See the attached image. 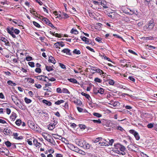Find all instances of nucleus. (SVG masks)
Here are the masks:
<instances>
[{"instance_id": "7ed1b4c3", "label": "nucleus", "mask_w": 157, "mask_h": 157, "mask_svg": "<svg viewBox=\"0 0 157 157\" xmlns=\"http://www.w3.org/2000/svg\"><path fill=\"white\" fill-rule=\"evenodd\" d=\"M44 22H45L46 24H47L49 26L51 27L52 28L54 27V26L49 21V20L47 18H44Z\"/></svg>"}, {"instance_id": "9d476101", "label": "nucleus", "mask_w": 157, "mask_h": 157, "mask_svg": "<svg viewBox=\"0 0 157 157\" xmlns=\"http://www.w3.org/2000/svg\"><path fill=\"white\" fill-rule=\"evenodd\" d=\"M1 40L5 43L6 45H9V42L6 38H2Z\"/></svg>"}, {"instance_id": "f257e3e1", "label": "nucleus", "mask_w": 157, "mask_h": 157, "mask_svg": "<svg viewBox=\"0 0 157 157\" xmlns=\"http://www.w3.org/2000/svg\"><path fill=\"white\" fill-rule=\"evenodd\" d=\"M42 135L44 139H45L51 143H52L51 140V139L52 138V137L50 135L46 133H42Z\"/></svg>"}, {"instance_id": "680f3d73", "label": "nucleus", "mask_w": 157, "mask_h": 157, "mask_svg": "<svg viewBox=\"0 0 157 157\" xmlns=\"http://www.w3.org/2000/svg\"><path fill=\"white\" fill-rule=\"evenodd\" d=\"M52 136L55 138L56 139H58V136H59L58 135H57L56 134H53L52 135Z\"/></svg>"}, {"instance_id": "2f4dec72", "label": "nucleus", "mask_w": 157, "mask_h": 157, "mask_svg": "<svg viewBox=\"0 0 157 157\" xmlns=\"http://www.w3.org/2000/svg\"><path fill=\"white\" fill-rule=\"evenodd\" d=\"M94 81L95 82H98L99 83H101V80L99 78H95L94 79Z\"/></svg>"}, {"instance_id": "3c124183", "label": "nucleus", "mask_w": 157, "mask_h": 157, "mask_svg": "<svg viewBox=\"0 0 157 157\" xmlns=\"http://www.w3.org/2000/svg\"><path fill=\"white\" fill-rule=\"evenodd\" d=\"M104 90L102 88H101L99 89V93L101 94H103L104 93Z\"/></svg>"}, {"instance_id": "37998d69", "label": "nucleus", "mask_w": 157, "mask_h": 157, "mask_svg": "<svg viewBox=\"0 0 157 157\" xmlns=\"http://www.w3.org/2000/svg\"><path fill=\"white\" fill-rule=\"evenodd\" d=\"M35 86L37 88H40L41 87V86L40 84H36Z\"/></svg>"}, {"instance_id": "4c0bfd02", "label": "nucleus", "mask_w": 157, "mask_h": 157, "mask_svg": "<svg viewBox=\"0 0 157 157\" xmlns=\"http://www.w3.org/2000/svg\"><path fill=\"white\" fill-rule=\"evenodd\" d=\"M35 71L36 72L40 73L41 72V70L40 68H37L35 69Z\"/></svg>"}, {"instance_id": "c756f323", "label": "nucleus", "mask_w": 157, "mask_h": 157, "mask_svg": "<svg viewBox=\"0 0 157 157\" xmlns=\"http://www.w3.org/2000/svg\"><path fill=\"white\" fill-rule=\"evenodd\" d=\"M7 83L9 85H11L12 86H15V85H16V84L14 83H13L12 82L9 81L7 82Z\"/></svg>"}, {"instance_id": "dca6fc26", "label": "nucleus", "mask_w": 157, "mask_h": 157, "mask_svg": "<svg viewBox=\"0 0 157 157\" xmlns=\"http://www.w3.org/2000/svg\"><path fill=\"white\" fill-rule=\"evenodd\" d=\"M43 102L46 104V105L49 106L51 105V103L50 101H48L45 100H43Z\"/></svg>"}, {"instance_id": "20e7f679", "label": "nucleus", "mask_w": 157, "mask_h": 157, "mask_svg": "<svg viewBox=\"0 0 157 157\" xmlns=\"http://www.w3.org/2000/svg\"><path fill=\"white\" fill-rule=\"evenodd\" d=\"M148 25V29L149 30H150L152 29L154 27L155 25L153 23L151 22V21L149 23Z\"/></svg>"}, {"instance_id": "de8ad7c7", "label": "nucleus", "mask_w": 157, "mask_h": 157, "mask_svg": "<svg viewBox=\"0 0 157 157\" xmlns=\"http://www.w3.org/2000/svg\"><path fill=\"white\" fill-rule=\"evenodd\" d=\"M39 18L41 20H42V21H44V18H45V17H44L43 16L39 15Z\"/></svg>"}, {"instance_id": "f8f14e48", "label": "nucleus", "mask_w": 157, "mask_h": 157, "mask_svg": "<svg viewBox=\"0 0 157 157\" xmlns=\"http://www.w3.org/2000/svg\"><path fill=\"white\" fill-rule=\"evenodd\" d=\"M71 33H73L75 34H77L78 33V32L77 30L74 29H72L71 31Z\"/></svg>"}, {"instance_id": "7c9ffc66", "label": "nucleus", "mask_w": 157, "mask_h": 157, "mask_svg": "<svg viewBox=\"0 0 157 157\" xmlns=\"http://www.w3.org/2000/svg\"><path fill=\"white\" fill-rule=\"evenodd\" d=\"M25 102L27 103H29L31 102V101L30 99H28L27 98H25Z\"/></svg>"}, {"instance_id": "a878e982", "label": "nucleus", "mask_w": 157, "mask_h": 157, "mask_svg": "<svg viewBox=\"0 0 157 157\" xmlns=\"http://www.w3.org/2000/svg\"><path fill=\"white\" fill-rule=\"evenodd\" d=\"M11 98L12 99L13 101H14V102L16 101L17 99V98L14 95H12L11 96Z\"/></svg>"}, {"instance_id": "4be33fe9", "label": "nucleus", "mask_w": 157, "mask_h": 157, "mask_svg": "<svg viewBox=\"0 0 157 157\" xmlns=\"http://www.w3.org/2000/svg\"><path fill=\"white\" fill-rule=\"evenodd\" d=\"M73 53L75 54H80V52L79 50H77L75 49L73 51Z\"/></svg>"}, {"instance_id": "bf43d9fd", "label": "nucleus", "mask_w": 157, "mask_h": 157, "mask_svg": "<svg viewBox=\"0 0 157 157\" xmlns=\"http://www.w3.org/2000/svg\"><path fill=\"white\" fill-rule=\"evenodd\" d=\"M93 121L94 122H97L98 123H101V121L99 119L98 120H93Z\"/></svg>"}, {"instance_id": "c9c22d12", "label": "nucleus", "mask_w": 157, "mask_h": 157, "mask_svg": "<svg viewBox=\"0 0 157 157\" xmlns=\"http://www.w3.org/2000/svg\"><path fill=\"white\" fill-rule=\"evenodd\" d=\"M96 71L98 73L100 74L101 73L102 74H104V72H103L102 71L99 69L97 70Z\"/></svg>"}, {"instance_id": "6ab92c4d", "label": "nucleus", "mask_w": 157, "mask_h": 157, "mask_svg": "<svg viewBox=\"0 0 157 157\" xmlns=\"http://www.w3.org/2000/svg\"><path fill=\"white\" fill-rule=\"evenodd\" d=\"M99 144H100V146H105L108 145V144L107 143H106L104 142H100L99 143Z\"/></svg>"}, {"instance_id": "423d86ee", "label": "nucleus", "mask_w": 157, "mask_h": 157, "mask_svg": "<svg viewBox=\"0 0 157 157\" xmlns=\"http://www.w3.org/2000/svg\"><path fill=\"white\" fill-rule=\"evenodd\" d=\"M28 124L30 128L33 129L35 130V126L33 122L31 121H29L28 122Z\"/></svg>"}, {"instance_id": "49530a36", "label": "nucleus", "mask_w": 157, "mask_h": 157, "mask_svg": "<svg viewBox=\"0 0 157 157\" xmlns=\"http://www.w3.org/2000/svg\"><path fill=\"white\" fill-rule=\"evenodd\" d=\"M133 147V146L132 145H129L128 146V148L129 150H133L132 148Z\"/></svg>"}, {"instance_id": "864d4df0", "label": "nucleus", "mask_w": 157, "mask_h": 157, "mask_svg": "<svg viewBox=\"0 0 157 157\" xmlns=\"http://www.w3.org/2000/svg\"><path fill=\"white\" fill-rule=\"evenodd\" d=\"M56 91L57 92L61 93L62 92L61 90L59 88H58L56 89Z\"/></svg>"}, {"instance_id": "e2e57ef3", "label": "nucleus", "mask_w": 157, "mask_h": 157, "mask_svg": "<svg viewBox=\"0 0 157 157\" xmlns=\"http://www.w3.org/2000/svg\"><path fill=\"white\" fill-rule=\"evenodd\" d=\"M0 123L2 124H4L6 123V122L5 121L0 119Z\"/></svg>"}, {"instance_id": "ea45409f", "label": "nucleus", "mask_w": 157, "mask_h": 157, "mask_svg": "<svg viewBox=\"0 0 157 157\" xmlns=\"http://www.w3.org/2000/svg\"><path fill=\"white\" fill-rule=\"evenodd\" d=\"M13 32H14L16 34H18L19 33L20 31L17 29H15Z\"/></svg>"}, {"instance_id": "aec40b11", "label": "nucleus", "mask_w": 157, "mask_h": 157, "mask_svg": "<svg viewBox=\"0 0 157 157\" xmlns=\"http://www.w3.org/2000/svg\"><path fill=\"white\" fill-rule=\"evenodd\" d=\"M68 80L70 82H73L74 83H76L77 82V81L76 80L75 78H70V79H68Z\"/></svg>"}, {"instance_id": "5701e85b", "label": "nucleus", "mask_w": 157, "mask_h": 157, "mask_svg": "<svg viewBox=\"0 0 157 157\" xmlns=\"http://www.w3.org/2000/svg\"><path fill=\"white\" fill-rule=\"evenodd\" d=\"M46 69L48 71H52L53 70L51 67L47 66H46Z\"/></svg>"}, {"instance_id": "9b49d317", "label": "nucleus", "mask_w": 157, "mask_h": 157, "mask_svg": "<svg viewBox=\"0 0 157 157\" xmlns=\"http://www.w3.org/2000/svg\"><path fill=\"white\" fill-rule=\"evenodd\" d=\"M70 50L68 49H65L62 51V52H63L64 53H66L67 54H69Z\"/></svg>"}, {"instance_id": "79ce46f5", "label": "nucleus", "mask_w": 157, "mask_h": 157, "mask_svg": "<svg viewBox=\"0 0 157 157\" xmlns=\"http://www.w3.org/2000/svg\"><path fill=\"white\" fill-rule=\"evenodd\" d=\"M37 141L36 140L34 139L33 140V144L36 146L37 147V146L36 145L37 143Z\"/></svg>"}, {"instance_id": "2eb2a0df", "label": "nucleus", "mask_w": 157, "mask_h": 157, "mask_svg": "<svg viewBox=\"0 0 157 157\" xmlns=\"http://www.w3.org/2000/svg\"><path fill=\"white\" fill-rule=\"evenodd\" d=\"M14 138L17 140H20L22 139V137L21 136H18V135L17 133L14 134Z\"/></svg>"}, {"instance_id": "5fc2aeb1", "label": "nucleus", "mask_w": 157, "mask_h": 157, "mask_svg": "<svg viewBox=\"0 0 157 157\" xmlns=\"http://www.w3.org/2000/svg\"><path fill=\"white\" fill-rule=\"evenodd\" d=\"M129 132L130 133L133 134L134 135L136 133V132H135L134 130H131L129 131Z\"/></svg>"}, {"instance_id": "a19ab883", "label": "nucleus", "mask_w": 157, "mask_h": 157, "mask_svg": "<svg viewBox=\"0 0 157 157\" xmlns=\"http://www.w3.org/2000/svg\"><path fill=\"white\" fill-rule=\"evenodd\" d=\"M21 121L20 120H17L16 121V124L18 125H20L21 123Z\"/></svg>"}, {"instance_id": "052dcab7", "label": "nucleus", "mask_w": 157, "mask_h": 157, "mask_svg": "<svg viewBox=\"0 0 157 157\" xmlns=\"http://www.w3.org/2000/svg\"><path fill=\"white\" fill-rule=\"evenodd\" d=\"M77 108L78 111L79 112H82V111L83 110V109H82L80 108H79V107H77Z\"/></svg>"}, {"instance_id": "bb28decb", "label": "nucleus", "mask_w": 157, "mask_h": 157, "mask_svg": "<svg viewBox=\"0 0 157 157\" xmlns=\"http://www.w3.org/2000/svg\"><path fill=\"white\" fill-rule=\"evenodd\" d=\"M81 94L82 95L85 96L86 98L88 99H89V98H90V96L89 94H86L83 92H82Z\"/></svg>"}, {"instance_id": "603ef678", "label": "nucleus", "mask_w": 157, "mask_h": 157, "mask_svg": "<svg viewBox=\"0 0 157 157\" xmlns=\"http://www.w3.org/2000/svg\"><path fill=\"white\" fill-rule=\"evenodd\" d=\"M113 141L114 140L113 139H111V140H110L109 143V144L112 145V144L113 142Z\"/></svg>"}, {"instance_id": "13d9d810", "label": "nucleus", "mask_w": 157, "mask_h": 157, "mask_svg": "<svg viewBox=\"0 0 157 157\" xmlns=\"http://www.w3.org/2000/svg\"><path fill=\"white\" fill-rule=\"evenodd\" d=\"M63 92L65 93H68L69 92L68 90L66 89H63Z\"/></svg>"}, {"instance_id": "cd10ccee", "label": "nucleus", "mask_w": 157, "mask_h": 157, "mask_svg": "<svg viewBox=\"0 0 157 157\" xmlns=\"http://www.w3.org/2000/svg\"><path fill=\"white\" fill-rule=\"evenodd\" d=\"M134 136L135 137L137 140H138L139 139L140 137L139 136L138 133L137 132H136V133H135V134L134 135Z\"/></svg>"}, {"instance_id": "ddd939ff", "label": "nucleus", "mask_w": 157, "mask_h": 157, "mask_svg": "<svg viewBox=\"0 0 157 157\" xmlns=\"http://www.w3.org/2000/svg\"><path fill=\"white\" fill-rule=\"evenodd\" d=\"M17 106L21 109H25V106H23L21 102H20L19 104Z\"/></svg>"}, {"instance_id": "4d7b16f0", "label": "nucleus", "mask_w": 157, "mask_h": 157, "mask_svg": "<svg viewBox=\"0 0 157 157\" xmlns=\"http://www.w3.org/2000/svg\"><path fill=\"white\" fill-rule=\"evenodd\" d=\"M153 127V124L151 123L149 124H148L147 127L148 128H151Z\"/></svg>"}, {"instance_id": "39448f33", "label": "nucleus", "mask_w": 157, "mask_h": 157, "mask_svg": "<svg viewBox=\"0 0 157 157\" xmlns=\"http://www.w3.org/2000/svg\"><path fill=\"white\" fill-rule=\"evenodd\" d=\"M124 147L122 146H121V147L120 148V151H122V152H120V151H118L119 153H119L120 154H121L123 155H124L125 154V153L124 151Z\"/></svg>"}, {"instance_id": "f03ea898", "label": "nucleus", "mask_w": 157, "mask_h": 157, "mask_svg": "<svg viewBox=\"0 0 157 157\" xmlns=\"http://www.w3.org/2000/svg\"><path fill=\"white\" fill-rule=\"evenodd\" d=\"M15 29H14L13 27H12L11 28H7V32L10 34L13 37L15 38L16 36L15 35H14L13 33V32L14 31V30H15Z\"/></svg>"}, {"instance_id": "6e6d98bb", "label": "nucleus", "mask_w": 157, "mask_h": 157, "mask_svg": "<svg viewBox=\"0 0 157 157\" xmlns=\"http://www.w3.org/2000/svg\"><path fill=\"white\" fill-rule=\"evenodd\" d=\"M86 48L92 52H94V49L89 46L86 47Z\"/></svg>"}, {"instance_id": "473e14b6", "label": "nucleus", "mask_w": 157, "mask_h": 157, "mask_svg": "<svg viewBox=\"0 0 157 157\" xmlns=\"http://www.w3.org/2000/svg\"><path fill=\"white\" fill-rule=\"evenodd\" d=\"M102 138L101 137H98L96 138L94 140V143H97Z\"/></svg>"}, {"instance_id": "393cba45", "label": "nucleus", "mask_w": 157, "mask_h": 157, "mask_svg": "<svg viewBox=\"0 0 157 157\" xmlns=\"http://www.w3.org/2000/svg\"><path fill=\"white\" fill-rule=\"evenodd\" d=\"M83 142L82 140H81L78 142V145L81 147L84 146Z\"/></svg>"}, {"instance_id": "f3484780", "label": "nucleus", "mask_w": 157, "mask_h": 157, "mask_svg": "<svg viewBox=\"0 0 157 157\" xmlns=\"http://www.w3.org/2000/svg\"><path fill=\"white\" fill-rule=\"evenodd\" d=\"M82 40L85 41L86 43H88L89 42V39L85 37H83L82 38Z\"/></svg>"}, {"instance_id": "1a4fd4ad", "label": "nucleus", "mask_w": 157, "mask_h": 157, "mask_svg": "<svg viewBox=\"0 0 157 157\" xmlns=\"http://www.w3.org/2000/svg\"><path fill=\"white\" fill-rule=\"evenodd\" d=\"M49 61H50L51 63L54 64H55L56 63V61L55 60L54 58L52 56H50L49 57Z\"/></svg>"}, {"instance_id": "09e8293b", "label": "nucleus", "mask_w": 157, "mask_h": 157, "mask_svg": "<svg viewBox=\"0 0 157 157\" xmlns=\"http://www.w3.org/2000/svg\"><path fill=\"white\" fill-rule=\"evenodd\" d=\"M128 51L129 52H130V53H132V54H134V55H137V54H136V53L135 52H134V51H133L132 50H128Z\"/></svg>"}, {"instance_id": "0e129e2a", "label": "nucleus", "mask_w": 157, "mask_h": 157, "mask_svg": "<svg viewBox=\"0 0 157 157\" xmlns=\"http://www.w3.org/2000/svg\"><path fill=\"white\" fill-rule=\"evenodd\" d=\"M11 111L10 109H6V113L7 114H9L10 113Z\"/></svg>"}, {"instance_id": "774afa93", "label": "nucleus", "mask_w": 157, "mask_h": 157, "mask_svg": "<svg viewBox=\"0 0 157 157\" xmlns=\"http://www.w3.org/2000/svg\"><path fill=\"white\" fill-rule=\"evenodd\" d=\"M63 15L64 16V18H67L69 17L68 15L65 13H63Z\"/></svg>"}, {"instance_id": "a211bd4d", "label": "nucleus", "mask_w": 157, "mask_h": 157, "mask_svg": "<svg viewBox=\"0 0 157 157\" xmlns=\"http://www.w3.org/2000/svg\"><path fill=\"white\" fill-rule=\"evenodd\" d=\"M54 46L57 49H58V48H60L59 45V42H57L54 44Z\"/></svg>"}, {"instance_id": "f704fd0d", "label": "nucleus", "mask_w": 157, "mask_h": 157, "mask_svg": "<svg viewBox=\"0 0 157 157\" xmlns=\"http://www.w3.org/2000/svg\"><path fill=\"white\" fill-rule=\"evenodd\" d=\"M108 81L109 83L111 85H113L114 83V81L111 79H109Z\"/></svg>"}, {"instance_id": "0eeeda50", "label": "nucleus", "mask_w": 157, "mask_h": 157, "mask_svg": "<svg viewBox=\"0 0 157 157\" xmlns=\"http://www.w3.org/2000/svg\"><path fill=\"white\" fill-rule=\"evenodd\" d=\"M109 104L113 105L114 107H117L119 105V103L118 101H111Z\"/></svg>"}, {"instance_id": "8fccbe9b", "label": "nucleus", "mask_w": 157, "mask_h": 157, "mask_svg": "<svg viewBox=\"0 0 157 157\" xmlns=\"http://www.w3.org/2000/svg\"><path fill=\"white\" fill-rule=\"evenodd\" d=\"M20 102V101L18 99H17L16 101H15L14 102L15 103V104L17 105H18V104H19Z\"/></svg>"}, {"instance_id": "a18cd8bd", "label": "nucleus", "mask_w": 157, "mask_h": 157, "mask_svg": "<svg viewBox=\"0 0 157 157\" xmlns=\"http://www.w3.org/2000/svg\"><path fill=\"white\" fill-rule=\"evenodd\" d=\"M59 65L60 67L63 69L66 68L65 66L63 64L61 63H59Z\"/></svg>"}, {"instance_id": "58836bf2", "label": "nucleus", "mask_w": 157, "mask_h": 157, "mask_svg": "<svg viewBox=\"0 0 157 157\" xmlns=\"http://www.w3.org/2000/svg\"><path fill=\"white\" fill-rule=\"evenodd\" d=\"M28 64L29 65L32 67H34V63L33 62H29Z\"/></svg>"}, {"instance_id": "c85d7f7f", "label": "nucleus", "mask_w": 157, "mask_h": 157, "mask_svg": "<svg viewBox=\"0 0 157 157\" xmlns=\"http://www.w3.org/2000/svg\"><path fill=\"white\" fill-rule=\"evenodd\" d=\"M33 23L36 27L38 28H39L40 26V25L35 21H33Z\"/></svg>"}, {"instance_id": "69168bd1", "label": "nucleus", "mask_w": 157, "mask_h": 157, "mask_svg": "<svg viewBox=\"0 0 157 157\" xmlns=\"http://www.w3.org/2000/svg\"><path fill=\"white\" fill-rule=\"evenodd\" d=\"M129 78L130 80H131L132 81L134 82L135 81L134 78L132 77H129Z\"/></svg>"}, {"instance_id": "c03bdc74", "label": "nucleus", "mask_w": 157, "mask_h": 157, "mask_svg": "<svg viewBox=\"0 0 157 157\" xmlns=\"http://www.w3.org/2000/svg\"><path fill=\"white\" fill-rule=\"evenodd\" d=\"M32 58L31 56H28L26 57V60L28 61H30L32 59Z\"/></svg>"}, {"instance_id": "338daca9", "label": "nucleus", "mask_w": 157, "mask_h": 157, "mask_svg": "<svg viewBox=\"0 0 157 157\" xmlns=\"http://www.w3.org/2000/svg\"><path fill=\"white\" fill-rule=\"evenodd\" d=\"M49 80L51 81H54L56 80V79L54 78H52L49 79Z\"/></svg>"}, {"instance_id": "412c9836", "label": "nucleus", "mask_w": 157, "mask_h": 157, "mask_svg": "<svg viewBox=\"0 0 157 157\" xmlns=\"http://www.w3.org/2000/svg\"><path fill=\"white\" fill-rule=\"evenodd\" d=\"M84 144L85 145V148L88 149L90 148L91 145L89 144L86 142H85Z\"/></svg>"}, {"instance_id": "6e6552de", "label": "nucleus", "mask_w": 157, "mask_h": 157, "mask_svg": "<svg viewBox=\"0 0 157 157\" xmlns=\"http://www.w3.org/2000/svg\"><path fill=\"white\" fill-rule=\"evenodd\" d=\"M36 78L38 80H42L43 81L44 79H45V78H48L47 77L41 75V76H36Z\"/></svg>"}, {"instance_id": "72a5a7b5", "label": "nucleus", "mask_w": 157, "mask_h": 157, "mask_svg": "<svg viewBox=\"0 0 157 157\" xmlns=\"http://www.w3.org/2000/svg\"><path fill=\"white\" fill-rule=\"evenodd\" d=\"M93 115L94 116L97 117H101V116L100 114L98 113H94Z\"/></svg>"}, {"instance_id": "4468645a", "label": "nucleus", "mask_w": 157, "mask_h": 157, "mask_svg": "<svg viewBox=\"0 0 157 157\" xmlns=\"http://www.w3.org/2000/svg\"><path fill=\"white\" fill-rule=\"evenodd\" d=\"M64 102V101L63 100H58L57 101L55 102V104L56 105H59L61 103H63Z\"/></svg>"}, {"instance_id": "e433bc0d", "label": "nucleus", "mask_w": 157, "mask_h": 157, "mask_svg": "<svg viewBox=\"0 0 157 157\" xmlns=\"http://www.w3.org/2000/svg\"><path fill=\"white\" fill-rule=\"evenodd\" d=\"M5 144L8 147H10V146L11 145V143L9 141L6 142L5 143Z\"/></svg>"}, {"instance_id": "b1692460", "label": "nucleus", "mask_w": 157, "mask_h": 157, "mask_svg": "<svg viewBox=\"0 0 157 157\" xmlns=\"http://www.w3.org/2000/svg\"><path fill=\"white\" fill-rule=\"evenodd\" d=\"M55 128V125H49L48 127V128L50 130H52Z\"/></svg>"}]
</instances>
